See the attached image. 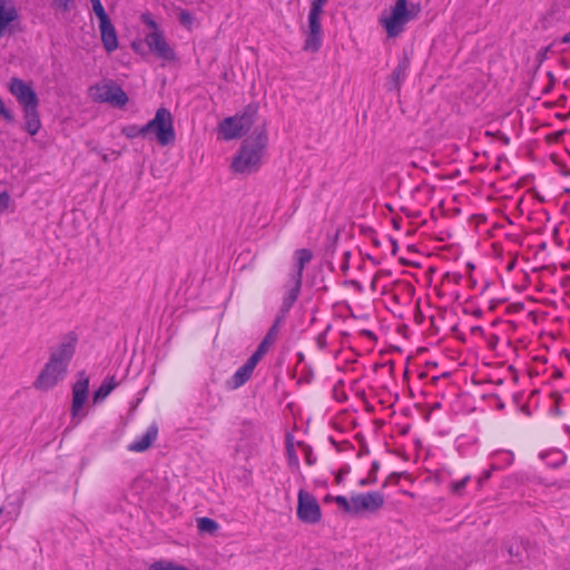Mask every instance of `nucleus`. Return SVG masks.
I'll return each mask as SVG.
<instances>
[{"label": "nucleus", "instance_id": "1", "mask_svg": "<svg viewBox=\"0 0 570 570\" xmlns=\"http://www.w3.org/2000/svg\"><path fill=\"white\" fill-rule=\"evenodd\" d=\"M268 137L265 128H256L253 135L246 138L232 161V169L236 174L249 175L259 169L266 149Z\"/></svg>", "mask_w": 570, "mask_h": 570}, {"label": "nucleus", "instance_id": "2", "mask_svg": "<svg viewBox=\"0 0 570 570\" xmlns=\"http://www.w3.org/2000/svg\"><path fill=\"white\" fill-rule=\"evenodd\" d=\"M9 90L22 107L24 129L31 136L37 135L40 130L41 121L38 111L39 98L32 86L20 78L13 77L10 79Z\"/></svg>", "mask_w": 570, "mask_h": 570}, {"label": "nucleus", "instance_id": "3", "mask_svg": "<svg viewBox=\"0 0 570 570\" xmlns=\"http://www.w3.org/2000/svg\"><path fill=\"white\" fill-rule=\"evenodd\" d=\"M419 11V4H411V7L407 8L406 0H396L395 4L391 8L390 14L382 16L380 21L385 28L387 36L394 38L404 30V26L412 20Z\"/></svg>", "mask_w": 570, "mask_h": 570}, {"label": "nucleus", "instance_id": "4", "mask_svg": "<svg viewBox=\"0 0 570 570\" xmlns=\"http://www.w3.org/2000/svg\"><path fill=\"white\" fill-rule=\"evenodd\" d=\"M174 120L170 111L160 107L156 110L155 117L142 126L146 136L155 134L160 146H167L175 141L176 135L174 129Z\"/></svg>", "mask_w": 570, "mask_h": 570}, {"label": "nucleus", "instance_id": "5", "mask_svg": "<svg viewBox=\"0 0 570 570\" xmlns=\"http://www.w3.org/2000/svg\"><path fill=\"white\" fill-rule=\"evenodd\" d=\"M91 96L97 102H108L112 107L122 108L128 102V96L114 80L90 88Z\"/></svg>", "mask_w": 570, "mask_h": 570}, {"label": "nucleus", "instance_id": "6", "mask_svg": "<svg viewBox=\"0 0 570 570\" xmlns=\"http://www.w3.org/2000/svg\"><path fill=\"white\" fill-rule=\"evenodd\" d=\"M89 377L86 373L79 372L78 380L72 386L71 422L76 426L80 423L86 413L80 414L88 397Z\"/></svg>", "mask_w": 570, "mask_h": 570}, {"label": "nucleus", "instance_id": "7", "mask_svg": "<svg viewBox=\"0 0 570 570\" xmlns=\"http://www.w3.org/2000/svg\"><path fill=\"white\" fill-rule=\"evenodd\" d=\"M297 518L308 524L318 523L322 512L317 500L305 490H299L297 500Z\"/></svg>", "mask_w": 570, "mask_h": 570}, {"label": "nucleus", "instance_id": "8", "mask_svg": "<svg viewBox=\"0 0 570 570\" xmlns=\"http://www.w3.org/2000/svg\"><path fill=\"white\" fill-rule=\"evenodd\" d=\"M77 342L78 336L75 332L63 335L57 348L51 352L49 361L68 370V365L76 352Z\"/></svg>", "mask_w": 570, "mask_h": 570}, {"label": "nucleus", "instance_id": "9", "mask_svg": "<svg viewBox=\"0 0 570 570\" xmlns=\"http://www.w3.org/2000/svg\"><path fill=\"white\" fill-rule=\"evenodd\" d=\"M66 373V368L48 360L36 379L33 386L39 391H48L56 386L58 382L63 379Z\"/></svg>", "mask_w": 570, "mask_h": 570}, {"label": "nucleus", "instance_id": "10", "mask_svg": "<svg viewBox=\"0 0 570 570\" xmlns=\"http://www.w3.org/2000/svg\"><path fill=\"white\" fill-rule=\"evenodd\" d=\"M354 515L362 512L374 513L380 510L385 502L384 495L379 491L353 494Z\"/></svg>", "mask_w": 570, "mask_h": 570}, {"label": "nucleus", "instance_id": "11", "mask_svg": "<svg viewBox=\"0 0 570 570\" xmlns=\"http://www.w3.org/2000/svg\"><path fill=\"white\" fill-rule=\"evenodd\" d=\"M145 42L149 50L159 59L165 61H174L176 59L174 49L168 45L161 31H151L147 33Z\"/></svg>", "mask_w": 570, "mask_h": 570}, {"label": "nucleus", "instance_id": "12", "mask_svg": "<svg viewBox=\"0 0 570 570\" xmlns=\"http://www.w3.org/2000/svg\"><path fill=\"white\" fill-rule=\"evenodd\" d=\"M321 14L322 12L309 10L308 13V27L309 32L305 39L304 43V50L316 52L321 48V33H322V26H321Z\"/></svg>", "mask_w": 570, "mask_h": 570}, {"label": "nucleus", "instance_id": "13", "mask_svg": "<svg viewBox=\"0 0 570 570\" xmlns=\"http://www.w3.org/2000/svg\"><path fill=\"white\" fill-rule=\"evenodd\" d=\"M410 58L405 53L400 60L395 69L386 81V88L389 91L400 90L401 83L405 80L407 70L410 68Z\"/></svg>", "mask_w": 570, "mask_h": 570}, {"label": "nucleus", "instance_id": "14", "mask_svg": "<svg viewBox=\"0 0 570 570\" xmlns=\"http://www.w3.org/2000/svg\"><path fill=\"white\" fill-rule=\"evenodd\" d=\"M101 41L107 52H112L118 48V37L110 19L99 22Z\"/></svg>", "mask_w": 570, "mask_h": 570}, {"label": "nucleus", "instance_id": "15", "mask_svg": "<svg viewBox=\"0 0 570 570\" xmlns=\"http://www.w3.org/2000/svg\"><path fill=\"white\" fill-rule=\"evenodd\" d=\"M529 542L522 538H512L503 544V553L507 552L511 558V563L517 564L522 562L523 553L527 552V544Z\"/></svg>", "mask_w": 570, "mask_h": 570}, {"label": "nucleus", "instance_id": "16", "mask_svg": "<svg viewBox=\"0 0 570 570\" xmlns=\"http://www.w3.org/2000/svg\"><path fill=\"white\" fill-rule=\"evenodd\" d=\"M158 428L156 424L148 426L147 431L138 438L136 441L128 445V450L131 452H144L150 448L154 441L157 439Z\"/></svg>", "mask_w": 570, "mask_h": 570}, {"label": "nucleus", "instance_id": "17", "mask_svg": "<svg viewBox=\"0 0 570 570\" xmlns=\"http://www.w3.org/2000/svg\"><path fill=\"white\" fill-rule=\"evenodd\" d=\"M258 114V104L252 102L248 104L242 112L233 116L238 125H242V128L245 132L249 131L250 127L254 125L256 117Z\"/></svg>", "mask_w": 570, "mask_h": 570}, {"label": "nucleus", "instance_id": "18", "mask_svg": "<svg viewBox=\"0 0 570 570\" xmlns=\"http://www.w3.org/2000/svg\"><path fill=\"white\" fill-rule=\"evenodd\" d=\"M219 131L223 135L225 140H233L236 138H240L246 132L243 130L242 125H238L236 119L232 117L225 118L219 124Z\"/></svg>", "mask_w": 570, "mask_h": 570}, {"label": "nucleus", "instance_id": "19", "mask_svg": "<svg viewBox=\"0 0 570 570\" xmlns=\"http://www.w3.org/2000/svg\"><path fill=\"white\" fill-rule=\"evenodd\" d=\"M296 258V271L291 274V281H303V271L305 265L308 264L313 258V253L311 249L301 248L295 252Z\"/></svg>", "mask_w": 570, "mask_h": 570}, {"label": "nucleus", "instance_id": "20", "mask_svg": "<svg viewBox=\"0 0 570 570\" xmlns=\"http://www.w3.org/2000/svg\"><path fill=\"white\" fill-rule=\"evenodd\" d=\"M293 285L288 289L287 294L284 296L281 313H288L293 307L294 303L297 301L298 295L301 293L302 283L297 281H292Z\"/></svg>", "mask_w": 570, "mask_h": 570}, {"label": "nucleus", "instance_id": "21", "mask_svg": "<svg viewBox=\"0 0 570 570\" xmlns=\"http://www.w3.org/2000/svg\"><path fill=\"white\" fill-rule=\"evenodd\" d=\"M118 384L119 383L116 381L115 376L106 377L98 390L95 392L94 402H102L118 386Z\"/></svg>", "mask_w": 570, "mask_h": 570}, {"label": "nucleus", "instance_id": "22", "mask_svg": "<svg viewBox=\"0 0 570 570\" xmlns=\"http://www.w3.org/2000/svg\"><path fill=\"white\" fill-rule=\"evenodd\" d=\"M253 372L254 370L248 365H242L232 377L233 387L238 389L244 385L250 379Z\"/></svg>", "mask_w": 570, "mask_h": 570}, {"label": "nucleus", "instance_id": "23", "mask_svg": "<svg viewBox=\"0 0 570 570\" xmlns=\"http://www.w3.org/2000/svg\"><path fill=\"white\" fill-rule=\"evenodd\" d=\"M17 18L18 13L16 8H4L3 6H0V31L2 32L3 29Z\"/></svg>", "mask_w": 570, "mask_h": 570}, {"label": "nucleus", "instance_id": "24", "mask_svg": "<svg viewBox=\"0 0 570 570\" xmlns=\"http://www.w3.org/2000/svg\"><path fill=\"white\" fill-rule=\"evenodd\" d=\"M197 528L199 532L212 534L216 530H218L219 525L215 520L207 517H203L197 519Z\"/></svg>", "mask_w": 570, "mask_h": 570}, {"label": "nucleus", "instance_id": "25", "mask_svg": "<svg viewBox=\"0 0 570 570\" xmlns=\"http://www.w3.org/2000/svg\"><path fill=\"white\" fill-rule=\"evenodd\" d=\"M334 502L346 513L354 515V502L353 495L348 500L344 495H336Z\"/></svg>", "mask_w": 570, "mask_h": 570}, {"label": "nucleus", "instance_id": "26", "mask_svg": "<svg viewBox=\"0 0 570 570\" xmlns=\"http://www.w3.org/2000/svg\"><path fill=\"white\" fill-rule=\"evenodd\" d=\"M379 469H380V463L377 461H373L367 478L361 479L358 481V484L361 487L374 484L377 481L376 473H377Z\"/></svg>", "mask_w": 570, "mask_h": 570}, {"label": "nucleus", "instance_id": "27", "mask_svg": "<svg viewBox=\"0 0 570 570\" xmlns=\"http://www.w3.org/2000/svg\"><path fill=\"white\" fill-rule=\"evenodd\" d=\"M122 134L129 139H134L137 137H147L145 130H142V126L137 125H129L124 127Z\"/></svg>", "mask_w": 570, "mask_h": 570}, {"label": "nucleus", "instance_id": "28", "mask_svg": "<svg viewBox=\"0 0 570 570\" xmlns=\"http://www.w3.org/2000/svg\"><path fill=\"white\" fill-rule=\"evenodd\" d=\"M148 570H187V569L183 566H176L170 561L160 560V561H156L153 564H150Z\"/></svg>", "mask_w": 570, "mask_h": 570}, {"label": "nucleus", "instance_id": "29", "mask_svg": "<svg viewBox=\"0 0 570 570\" xmlns=\"http://www.w3.org/2000/svg\"><path fill=\"white\" fill-rule=\"evenodd\" d=\"M278 333L275 328L269 327L258 346H263L268 352L269 347L276 342Z\"/></svg>", "mask_w": 570, "mask_h": 570}, {"label": "nucleus", "instance_id": "30", "mask_svg": "<svg viewBox=\"0 0 570 570\" xmlns=\"http://www.w3.org/2000/svg\"><path fill=\"white\" fill-rule=\"evenodd\" d=\"M267 353L263 346H257L256 351L252 354V356L246 361V365L255 370L257 363L263 358V356Z\"/></svg>", "mask_w": 570, "mask_h": 570}, {"label": "nucleus", "instance_id": "31", "mask_svg": "<svg viewBox=\"0 0 570 570\" xmlns=\"http://www.w3.org/2000/svg\"><path fill=\"white\" fill-rule=\"evenodd\" d=\"M469 481H470V475H466L459 481L452 482L450 485L451 492L455 495H462Z\"/></svg>", "mask_w": 570, "mask_h": 570}, {"label": "nucleus", "instance_id": "32", "mask_svg": "<svg viewBox=\"0 0 570 570\" xmlns=\"http://www.w3.org/2000/svg\"><path fill=\"white\" fill-rule=\"evenodd\" d=\"M90 2L92 4V10L97 16L99 22L109 19L100 0H90Z\"/></svg>", "mask_w": 570, "mask_h": 570}, {"label": "nucleus", "instance_id": "33", "mask_svg": "<svg viewBox=\"0 0 570 570\" xmlns=\"http://www.w3.org/2000/svg\"><path fill=\"white\" fill-rule=\"evenodd\" d=\"M0 116L8 122L14 121L13 114L6 107L3 99L0 97Z\"/></svg>", "mask_w": 570, "mask_h": 570}, {"label": "nucleus", "instance_id": "34", "mask_svg": "<svg viewBox=\"0 0 570 570\" xmlns=\"http://www.w3.org/2000/svg\"><path fill=\"white\" fill-rule=\"evenodd\" d=\"M298 445L302 446L304 451L306 463L313 465L316 462V458L313 455L311 446L303 443H298Z\"/></svg>", "mask_w": 570, "mask_h": 570}, {"label": "nucleus", "instance_id": "35", "mask_svg": "<svg viewBox=\"0 0 570 570\" xmlns=\"http://www.w3.org/2000/svg\"><path fill=\"white\" fill-rule=\"evenodd\" d=\"M141 21L147 26L149 27L150 29H153V31H160L158 29V24L157 22L154 20V18L151 17L150 13H142L141 17H140Z\"/></svg>", "mask_w": 570, "mask_h": 570}, {"label": "nucleus", "instance_id": "36", "mask_svg": "<svg viewBox=\"0 0 570 570\" xmlns=\"http://www.w3.org/2000/svg\"><path fill=\"white\" fill-rule=\"evenodd\" d=\"M75 0H52V4L62 11H69L73 7Z\"/></svg>", "mask_w": 570, "mask_h": 570}, {"label": "nucleus", "instance_id": "37", "mask_svg": "<svg viewBox=\"0 0 570 570\" xmlns=\"http://www.w3.org/2000/svg\"><path fill=\"white\" fill-rule=\"evenodd\" d=\"M286 452L288 454L289 464L298 466V458L296 455L295 449L293 444H286Z\"/></svg>", "mask_w": 570, "mask_h": 570}, {"label": "nucleus", "instance_id": "38", "mask_svg": "<svg viewBox=\"0 0 570 570\" xmlns=\"http://www.w3.org/2000/svg\"><path fill=\"white\" fill-rule=\"evenodd\" d=\"M10 204V195L7 191L0 193V214L4 213Z\"/></svg>", "mask_w": 570, "mask_h": 570}, {"label": "nucleus", "instance_id": "39", "mask_svg": "<svg viewBox=\"0 0 570 570\" xmlns=\"http://www.w3.org/2000/svg\"><path fill=\"white\" fill-rule=\"evenodd\" d=\"M286 315H287V313L279 312L278 315L275 317L271 327L275 328V331L279 332L282 325L284 324Z\"/></svg>", "mask_w": 570, "mask_h": 570}, {"label": "nucleus", "instance_id": "40", "mask_svg": "<svg viewBox=\"0 0 570 570\" xmlns=\"http://www.w3.org/2000/svg\"><path fill=\"white\" fill-rule=\"evenodd\" d=\"M179 21L184 24V26H188V24H191L193 23V16L190 12H188L187 10H181L179 12Z\"/></svg>", "mask_w": 570, "mask_h": 570}, {"label": "nucleus", "instance_id": "41", "mask_svg": "<svg viewBox=\"0 0 570 570\" xmlns=\"http://www.w3.org/2000/svg\"><path fill=\"white\" fill-rule=\"evenodd\" d=\"M494 469H495V466H492L491 469L483 471L481 476L478 479L479 488H481L483 485V483L491 478L492 470H494Z\"/></svg>", "mask_w": 570, "mask_h": 570}, {"label": "nucleus", "instance_id": "42", "mask_svg": "<svg viewBox=\"0 0 570 570\" xmlns=\"http://www.w3.org/2000/svg\"><path fill=\"white\" fill-rule=\"evenodd\" d=\"M327 0H313L311 3V10L323 12V6Z\"/></svg>", "mask_w": 570, "mask_h": 570}, {"label": "nucleus", "instance_id": "43", "mask_svg": "<svg viewBox=\"0 0 570 570\" xmlns=\"http://www.w3.org/2000/svg\"><path fill=\"white\" fill-rule=\"evenodd\" d=\"M256 430H257V429H256V426H255V425H253L252 423L245 422V423L243 424V429H242V431H240V432H242L243 434H247V433H248V434H255V433H256Z\"/></svg>", "mask_w": 570, "mask_h": 570}, {"label": "nucleus", "instance_id": "44", "mask_svg": "<svg viewBox=\"0 0 570 570\" xmlns=\"http://www.w3.org/2000/svg\"><path fill=\"white\" fill-rule=\"evenodd\" d=\"M549 50H550V46L542 48L537 53V60H538L539 63H542L547 59Z\"/></svg>", "mask_w": 570, "mask_h": 570}, {"label": "nucleus", "instance_id": "45", "mask_svg": "<svg viewBox=\"0 0 570 570\" xmlns=\"http://www.w3.org/2000/svg\"><path fill=\"white\" fill-rule=\"evenodd\" d=\"M560 42L561 43H570V31L561 37Z\"/></svg>", "mask_w": 570, "mask_h": 570}, {"label": "nucleus", "instance_id": "46", "mask_svg": "<svg viewBox=\"0 0 570 570\" xmlns=\"http://www.w3.org/2000/svg\"><path fill=\"white\" fill-rule=\"evenodd\" d=\"M348 470H341L340 474L336 476V482L341 483L344 476V473H347Z\"/></svg>", "mask_w": 570, "mask_h": 570}, {"label": "nucleus", "instance_id": "47", "mask_svg": "<svg viewBox=\"0 0 570 570\" xmlns=\"http://www.w3.org/2000/svg\"><path fill=\"white\" fill-rule=\"evenodd\" d=\"M362 334H363L364 336H367V337H371V338H375V335L373 334V332H372V331L363 330V331H362Z\"/></svg>", "mask_w": 570, "mask_h": 570}, {"label": "nucleus", "instance_id": "48", "mask_svg": "<svg viewBox=\"0 0 570 570\" xmlns=\"http://www.w3.org/2000/svg\"><path fill=\"white\" fill-rule=\"evenodd\" d=\"M317 342L321 347L325 345V340L322 337V335L318 336Z\"/></svg>", "mask_w": 570, "mask_h": 570}, {"label": "nucleus", "instance_id": "49", "mask_svg": "<svg viewBox=\"0 0 570 570\" xmlns=\"http://www.w3.org/2000/svg\"><path fill=\"white\" fill-rule=\"evenodd\" d=\"M334 498H335V497H333V495H331V494H327V495L324 498V502H332V501H334Z\"/></svg>", "mask_w": 570, "mask_h": 570}, {"label": "nucleus", "instance_id": "50", "mask_svg": "<svg viewBox=\"0 0 570 570\" xmlns=\"http://www.w3.org/2000/svg\"><path fill=\"white\" fill-rule=\"evenodd\" d=\"M548 77L550 78L551 82L554 81V76L551 71L548 72Z\"/></svg>", "mask_w": 570, "mask_h": 570}, {"label": "nucleus", "instance_id": "51", "mask_svg": "<svg viewBox=\"0 0 570 570\" xmlns=\"http://www.w3.org/2000/svg\"><path fill=\"white\" fill-rule=\"evenodd\" d=\"M102 160H104V161H108V160H109V159H108V156H107L106 154H105V155H102Z\"/></svg>", "mask_w": 570, "mask_h": 570}, {"label": "nucleus", "instance_id": "52", "mask_svg": "<svg viewBox=\"0 0 570 570\" xmlns=\"http://www.w3.org/2000/svg\"><path fill=\"white\" fill-rule=\"evenodd\" d=\"M298 356H299V360H303V357H304L302 353H299Z\"/></svg>", "mask_w": 570, "mask_h": 570}, {"label": "nucleus", "instance_id": "53", "mask_svg": "<svg viewBox=\"0 0 570 570\" xmlns=\"http://www.w3.org/2000/svg\"><path fill=\"white\" fill-rule=\"evenodd\" d=\"M3 513V508H0V517L2 515Z\"/></svg>", "mask_w": 570, "mask_h": 570}]
</instances>
